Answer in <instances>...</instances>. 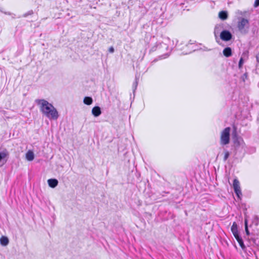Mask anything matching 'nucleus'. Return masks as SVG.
Wrapping results in <instances>:
<instances>
[{
    "label": "nucleus",
    "instance_id": "nucleus-1",
    "mask_svg": "<svg viewBox=\"0 0 259 259\" xmlns=\"http://www.w3.org/2000/svg\"><path fill=\"white\" fill-rule=\"evenodd\" d=\"M35 103L39 106L40 111L49 119H57L58 113L52 104L44 99H36Z\"/></svg>",
    "mask_w": 259,
    "mask_h": 259
},
{
    "label": "nucleus",
    "instance_id": "nucleus-2",
    "mask_svg": "<svg viewBox=\"0 0 259 259\" xmlns=\"http://www.w3.org/2000/svg\"><path fill=\"white\" fill-rule=\"evenodd\" d=\"M230 132L231 128L227 127L221 132L220 143L221 145H226L229 144L230 141Z\"/></svg>",
    "mask_w": 259,
    "mask_h": 259
},
{
    "label": "nucleus",
    "instance_id": "nucleus-3",
    "mask_svg": "<svg viewBox=\"0 0 259 259\" xmlns=\"http://www.w3.org/2000/svg\"><path fill=\"white\" fill-rule=\"evenodd\" d=\"M221 39L225 41H230L232 38V34L231 33L227 30H223L220 33Z\"/></svg>",
    "mask_w": 259,
    "mask_h": 259
},
{
    "label": "nucleus",
    "instance_id": "nucleus-4",
    "mask_svg": "<svg viewBox=\"0 0 259 259\" xmlns=\"http://www.w3.org/2000/svg\"><path fill=\"white\" fill-rule=\"evenodd\" d=\"M233 186L234 192L237 196L239 198L240 196L242 195L240 187V183L237 179H235L233 181Z\"/></svg>",
    "mask_w": 259,
    "mask_h": 259
},
{
    "label": "nucleus",
    "instance_id": "nucleus-5",
    "mask_svg": "<svg viewBox=\"0 0 259 259\" xmlns=\"http://www.w3.org/2000/svg\"><path fill=\"white\" fill-rule=\"evenodd\" d=\"M248 24V21L244 18H242L238 24V28L240 30H242Z\"/></svg>",
    "mask_w": 259,
    "mask_h": 259
},
{
    "label": "nucleus",
    "instance_id": "nucleus-6",
    "mask_svg": "<svg viewBox=\"0 0 259 259\" xmlns=\"http://www.w3.org/2000/svg\"><path fill=\"white\" fill-rule=\"evenodd\" d=\"M233 235H234V237L235 238V239H236V240L237 241V242H238L240 247L242 249L244 248L245 245L244 244L243 241L241 237H240V236L239 235V233H237L236 234H234Z\"/></svg>",
    "mask_w": 259,
    "mask_h": 259
},
{
    "label": "nucleus",
    "instance_id": "nucleus-7",
    "mask_svg": "<svg viewBox=\"0 0 259 259\" xmlns=\"http://www.w3.org/2000/svg\"><path fill=\"white\" fill-rule=\"evenodd\" d=\"M92 113L95 117L99 116L101 114V109L99 106H95L93 108Z\"/></svg>",
    "mask_w": 259,
    "mask_h": 259
},
{
    "label": "nucleus",
    "instance_id": "nucleus-8",
    "mask_svg": "<svg viewBox=\"0 0 259 259\" xmlns=\"http://www.w3.org/2000/svg\"><path fill=\"white\" fill-rule=\"evenodd\" d=\"M48 183L49 186L51 188L56 187L58 184V181L55 179H50L48 180Z\"/></svg>",
    "mask_w": 259,
    "mask_h": 259
},
{
    "label": "nucleus",
    "instance_id": "nucleus-9",
    "mask_svg": "<svg viewBox=\"0 0 259 259\" xmlns=\"http://www.w3.org/2000/svg\"><path fill=\"white\" fill-rule=\"evenodd\" d=\"M223 55L226 57H229L232 56V50L230 47L225 48L223 51Z\"/></svg>",
    "mask_w": 259,
    "mask_h": 259
},
{
    "label": "nucleus",
    "instance_id": "nucleus-10",
    "mask_svg": "<svg viewBox=\"0 0 259 259\" xmlns=\"http://www.w3.org/2000/svg\"><path fill=\"white\" fill-rule=\"evenodd\" d=\"M9 239L8 238L4 236H2L0 238V243L3 246H6L9 243Z\"/></svg>",
    "mask_w": 259,
    "mask_h": 259
},
{
    "label": "nucleus",
    "instance_id": "nucleus-11",
    "mask_svg": "<svg viewBox=\"0 0 259 259\" xmlns=\"http://www.w3.org/2000/svg\"><path fill=\"white\" fill-rule=\"evenodd\" d=\"M34 154L33 152L32 151L29 150L26 153V158L28 161H32L34 159Z\"/></svg>",
    "mask_w": 259,
    "mask_h": 259
},
{
    "label": "nucleus",
    "instance_id": "nucleus-12",
    "mask_svg": "<svg viewBox=\"0 0 259 259\" xmlns=\"http://www.w3.org/2000/svg\"><path fill=\"white\" fill-rule=\"evenodd\" d=\"M233 132L232 133L233 138L234 140V142L238 140V137L237 132V127L234 124L233 125Z\"/></svg>",
    "mask_w": 259,
    "mask_h": 259
},
{
    "label": "nucleus",
    "instance_id": "nucleus-13",
    "mask_svg": "<svg viewBox=\"0 0 259 259\" xmlns=\"http://www.w3.org/2000/svg\"><path fill=\"white\" fill-rule=\"evenodd\" d=\"M219 16L220 18L224 20H226L228 18V14H227V12L222 11L219 13Z\"/></svg>",
    "mask_w": 259,
    "mask_h": 259
},
{
    "label": "nucleus",
    "instance_id": "nucleus-14",
    "mask_svg": "<svg viewBox=\"0 0 259 259\" xmlns=\"http://www.w3.org/2000/svg\"><path fill=\"white\" fill-rule=\"evenodd\" d=\"M83 103L87 105H90L93 103V99L91 97H85L83 99Z\"/></svg>",
    "mask_w": 259,
    "mask_h": 259
},
{
    "label": "nucleus",
    "instance_id": "nucleus-15",
    "mask_svg": "<svg viewBox=\"0 0 259 259\" xmlns=\"http://www.w3.org/2000/svg\"><path fill=\"white\" fill-rule=\"evenodd\" d=\"M231 231H232L233 234H236L237 233H238L237 225L235 222L233 223V224L231 227Z\"/></svg>",
    "mask_w": 259,
    "mask_h": 259
},
{
    "label": "nucleus",
    "instance_id": "nucleus-16",
    "mask_svg": "<svg viewBox=\"0 0 259 259\" xmlns=\"http://www.w3.org/2000/svg\"><path fill=\"white\" fill-rule=\"evenodd\" d=\"M8 156V152L0 153V161L4 158L7 157Z\"/></svg>",
    "mask_w": 259,
    "mask_h": 259
},
{
    "label": "nucleus",
    "instance_id": "nucleus-17",
    "mask_svg": "<svg viewBox=\"0 0 259 259\" xmlns=\"http://www.w3.org/2000/svg\"><path fill=\"white\" fill-rule=\"evenodd\" d=\"M229 155H230L229 152L228 151H226L225 152V154H224V161L227 160V159L228 158Z\"/></svg>",
    "mask_w": 259,
    "mask_h": 259
},
{
    "label": "nucleus",
    "instance_id": "nucleus-18",
    "mask_svg": "<svg viewBox=\"0 0 259 259\" xmlns=\"http://www.w3.org/2000/svg\"><path fill=\"white\" fill-rule=\"evenodd\" d=\"M243 63V58H241L240 59V60H239V64H238V67H239V68H242V66Z\"/></svg>",
    "mask_w": 259,
    "mask_h": 259
},
{
    "label": "nucleus",
    "instance_id": "nucleus-19",
    "mask_svg": "<svg viewBox=\"0 0 259 259\" xmlns=\"http://www.w3.org/2000/svg\"><path fill=\"white\" fill-rule=\"evenodd\" d=\"M259 6V0H255L254 3V7H257Z\"/></svg>",
    "mask_w": 259,
    "mask_h": 259
},
{
    "label": "nucleus",
    "instance_id": "nucleus-20",
    "mask_svg": "<svg viewBox=\"0 0 259 259\" xmlns=\"http://www.w3.org/2000/svg\"><path fill=\"white\" fill-rule=\"evenodd\" d=\"M245 232L247 234V235H249V231H248V228H247V222H245Z\"/></svg>",
    "mask_w": 259,
    "mask_h": 259
},
{
    "label": "nucleus",
    "instance_id": "nucleus-21",
    "mask_svg": "<svg viewBox=\"0 0 259 259\" xmlns=\"http://www.w3.org/2000/svg\"><path fill=\"white\" fill-rule=\"evenodd\" d=\"M109 51L110 53H113L114 52V48L112 47H111L109 49Z\"/></svg>",
    "mask_w": 259,
    "mask_h": 259
}]
</instances>
